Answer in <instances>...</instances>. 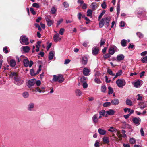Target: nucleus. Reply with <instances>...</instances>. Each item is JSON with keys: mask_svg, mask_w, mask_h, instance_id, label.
<instances>
[{"mask_svg": "<svg viewBox=\"0 0 147 147\" xmlns=\"http://www.w3.org/2000/svg\"><path fill=\"white\" fill-rule=\"evenodd\" d=\"M63 4L65 8H67L69 6V4L67 2H64Z\"/></svg>", "mask_w": 147, "mask_h": 147, "instance_id": "338daca9", "label": "nucleus"}, {"mask_svg": "<svg viewBox=\"0 0 147 147\" xmlns=\"http://www.w3.org/2000/svg\"><path fill=\"white\" fill-rule=\"evenodd\" d=\"M92 10L90 9L88 10L87 12V16L89 17H92Z\"/></svg>", "mask_w": 147, "mask_h": 147, "instance_id": "c85d7f7f", "label": "nucleus"}, {"mask_svg": "<svg viewBox=\"0 0 147 147\" xmlns=\"http://www.w3.org/2000/svg\"><path fill=\"white\" fill-rule=\"evenodd\" d=\"M146 54H147V51H146L142 52L140 54L141 56H144Z\"/></svg>", "mask_w": 147, "mask_h": 147, "instance_id": "774afa93", "label": "nucleus"}, {"mask_svg": "<svg viewBox=\"0 0 147 147\" xmlns=\"http://www.w3.org/2000/svg\"><path fill=\"white\" fill-rule=\"evenodd\" d=\"M22 96L24 98H26L28 97L29 94L28 92H25L23 93Z\"/></svg>", "mask_w": 147, "mask_h": 147, "instance_id": "473e14b6", "label": "nucleus"}, {"mask_svg": "<svg viewBox=\"0 0 147 147\" xmlns=\"http://www.w3.org/2000/svg\"><path fill=\"white\" fill-rule=\"evenodd\" d=\"M70 60L68 59H66L64 61V64L65 65L68 64L70 62Z\"/></svg>", "mask_w": 147, "mask_h": 147, "instance_id": "052dcab7", "label": "nucleus"}, {"mask_svg": "<svg viewBox=\"0 0 147 147\" xmlns=\"http://www.w3.org/2000/svg\"><path fill=\"white\" fill-rule=\"evenodd\" d=\"M140 81L139 80L137 81L135 83L134 86L136 88L140 87Z\"/></svg>", "mask_w": 147, "mask_h": 147, "instance_id": "cd10ccee", "label": "nucleus"}, {"mask_svg": "<svg viewBox=\"0 0 147 147\" xmlns=\"http://www.w3.org/2000/svg\"><path fill=\"white\" fill-rule=\"evenodd\" d=\"M15 83L18 85H21L24 82L23 80L21 79L19 77L16 76L14 77Z\"/></svg>", "mask_w": 147, "mask_h": 147, "instance_id": "423d86ee", "label": "nucleus"}, {"mask_svg": "<svg viewBox=\"0 0 147 147\" xmlns=\"http://www.w3.org/2000/svg\"><path fill=\"white\" fill-rule=\"evenodd\" d=\"M87 62V59L86 57H83L82 59L81 63L84 64H86Z\"/></svg>", "mask_w": 147, "mask_h": 147, "instance_id": "412c9836", "label": "nucleus"}, {"mask_svg": "<svg viewBox=\"0 0 147 147\" xmlns=\"http://www.w3.org/2000/svg\"><path fill=\"white\" fill-rule=\"evenodd\" d=\"M35 91L38 92L40 93L43 92L44 93V91H42L40 88H39L38 87H36L35 88Z\"/></svg>", "mask_w": 147, "mask_h": 147, "instance_id": "79ce46f5", "label": "nucleus"}, {"mask_svg": "<svg viewBox=\"0 0 147 147\" xmlns=\"http://www.w3.org/2000/svg\"><path fill=\"white\" fill-rule=\"evenodd\" d=\"M121 45L123 47H125L127 45V41L126 40L123 39L121 41Z\"/></svg>", "mask_w": 147, "mask_h": 147, "instance_id": "bb28decb", "label": "nucleus"}, {"mask_svg": "<svg viewBox=\"0 0 147 147\" xmlns=\"http://www.w3.org/2000/svg\"><path fill=\"white\" fill-rule=\"evenodd\" d=\"M122 71L121 70H120L118 71L116 73V76H118L121 75L122 74Z\"/></svg>", "mask_w": 147, "mask_h": 147, "instance_id": "e433bc0d", "label": "nucleus"}, {"mask_svg": "<svg viewBox=\"0 0 147 147\" xmlns=\"http://www.w3.org/2000/svg\"><path fill=\"white\" fill-rule=\"evenodd\" d=\"M106 87L105 85H102V86L101 88V91L103 93H105L106 90Z\"/></svg>", "mask_w": 147, "mask_h": 147, "instance_id": "7c9ffc66", "label": "nucleus"}, {"mask_svg": "<svg viewBox=\"0 0 147 147\" xmlns=\"http://www.w3.org/2000/svg\"><path fill=\"white\" fill-rule=\"evenodd\" d=\"M105 42V40L103 39H102L101 41H100V46H102L104 44V43Z\"/></svg>", "mask_w": 147, "mask_h": 147, "instance_id": "680f3d73", "label": "nucleus"}, {"mask_svg": "<svg viewBox=\"0 0 147 147\" xmlns=\"http://www.w3.org/2000/svg\"><path fill=\"white\" fill-rule=\"evenodd\" d=\"M100 143L99 142L96 140L95 141L94 144V146L95 147H99Z\"/></svg>", "mask_w": 147, "mask_h": 147, "instance_id": "3c124183", "label": "nucleus"}, {"mask_svg": "<svg viewBox=\"0 0 147 147\" xmlns=\"http://www.w3.org/2000/svg\"><path fill=\"white\" fill-rule=\"evenodd\" d=\"M111 105V103L110 102H108L105 103L103 104V106L104 107H107L110 106Z\"/></svg>", "mask_w": 147, "mask_h": 147, "instance_id": "de8ad7c7", "label": "nucleus"}, {"mask_svg": "<svg viewBox=\"0 0 147 147\" xmlns=\"http://www.w3.org/2000/svg\"><path fill=\"white\" fill-rule=\"evenodd\" d=\"M103 141L105 143L108 144L109 142V138L107 137H105L103 138Z\"/></svg>", "mask_w": 147, "mask_h": 147, "instance_id": "b1692460", "label": "nucleus"}, {"mask_svg": "<svg viewBox=\"0 0 147 147\" xmlns=\"http://www.w3.org/2000/svg\"><path fill=\"white\" fill-rule=\"evenodd\" d=\"M63 19L61 18V19H59L57 21V26H58L63 22Z\"/></svg>", "mask_w": 147, "mask_h": 147, "instance_id": "864d4df0", "label": "nucleus"}, {"mask_svg": "<svg viewBox=\"0 0 147 147\" xmlns=\"http://www.w3.org/2000/svg\"><path fill=\"white\" fill-rule=\"evenodd\" d=\"M83 86L84 88H86L88 87V84L86 82H83Z\"/></svg>", "mask_w": 147, "mask_h": 147, "instance_id": "e2e57ef3", "label": "nucleus"}, {"mask_svg": "<svg viewBox=\"0 0 147 147\" xmlns=\"http://www.w3.org/2000/svg\"><path fill=\"white\" fill-rule=\"evenodd\" d=\"M119 26L121 27H124L125 26V23L124 21H121L120 23Z\"/></svg>", "mask_w": 147, "mask_h": 147, "instance_id": "603ef678", "label": "nucleus"}, {"mask_svg": "<svg viewBox=\"0 0 147 147\" xmlns=\"http://www.w3.org/2000/svg\"><path fill=\"white\" fill-rule=\"evenodd\" d=\"M137 36L140 38H142L143 37L144 35L143 34L140 32H138L136 33Z\"/></svg>", "mask_w": 147, "mask_h": 147, "instance_id": "72a5a7b5", "label": "nucleus"}, {"mask_svg": "<svg viewBox=\"0 0 147 147\" xmlns=\"http://www.w3.org/2000/svg\"><path fill=\"white\" fill-rule=\"evenodd\" d=\"M99 49L98 48L94 47L92 48V53L93 55H96L98 53Z\"/></svg>", "mask_w": 147, "mask_h": 147, "instance_id": "4468645a", "label": "nucleus"}, {"mask_svg": "<svg viewBox=\"0 0 147 147\" xmlns=\"http://www.w3.org/2000/svg\"><path fill=\"white\" fill-rule=\"evenodd\" d=\"M107 114L109 115H114L115 112V111L113 110L110 109L106 112Z\"/></svg>", "mask_w": 147, "mask_h": 147, "instance_id": "ddd939ff", "label": "nucleus"}, {"mask_svg": "<svg viewBox=\"0 0 147 147\" xmlns=\"http://www.w3.org/2000/svg\"><path fill=\"white\" fill-rule=\"evenodd\" d=\"M90 70L86 68H84L83 70V74L86 76H88L89 75Z\"/></svg>", "mask_w": 147, "mask_h": 147, "instance_id": "6ab92c4d", "label": "nucleus"}, {"mask_svg": "<svg viewBox=\"0 0 147 147\" xmlns=\"http://www.w3.org/2000/svg\"><path fill=\"white\" fill-rule=\"evenodd\" d=\"M118 51V49L116 47L114 46L109 48V53L110 54L113 55L115 53V51Z\"/></svg>", "mask_w": 147, "mask_h": 147, "instance_id": "0eeeda50", "label": "nucleus"}, {"mask_svg": "<svg viewBox=\"0 0 147 147\" xmlns=\"http://www.w3.org/2000/svg\"><path fill=\"white\" fill-rule=\"evenodd\" d=\"M21 49L24 52L28 53L30 50V48L28 46H23L21 47Z\"/></svg>", "mask_w": 147, "mask_h": 147, "instance_id": "9d476101", "label": "nucleus"}, {"mask_svg": "<svg viewBox=\"0 0 147 147\" xmlns=\"http://www.w3.org/2000/svg\"><path fill=\"white\" fill-rule=\"evenodd\" d=\"M20 41L21 44L25 45H28L30 43L28 38L26 36H21L20 39Z\"/></svg>", "mask_w": 147, "mask_h": 147, "instance_id": "7ed1b4c3", "label": "nucleus"}, {"mask_svg": "<svg viewBox=\"0 0 147 147\" xmlns=\"http://www.w3.org/2000/svg\"><path fill=\"white\" fill-rule=\"evenodd\" d=\"M30 11L31 12V13L33 14V15H35L36 14V13L35 11L34 10V9L32 8H31L30 9Z\"/></svg>", "mask_w": 147, "mask_h": 147, "instance_id": "69168bd1", "label": "nucleus"}, {"mask_svg": "<svg viewBox=\"0 0 147 147\" xmlns=\"http://www.w3.org/2000/svg\"><path fill=\"white\" fill-rule=\"evenodd\" d=\"M32 6L34 7H36V8H38L40 7V6L39 4L36 3H34L32 4Z\"/></svg>", "mask_w": 147, "mask_h": 147, "instance_id": "49530a36", "label": "nucleus"}, {"mask_svg": "<svg viewBox=\"0 0 147 147\" xmlns=\"http://www.w3.org/2000/svg\"><path fill=\"white\" fill-rule=\"evenodd\" d=\"M64 31H65V30L63 28H61L60 29L59 32V34L61 35H63Z\"/></svg>", "mask_w": 147, "mask_h": 147, "instance_id": "5fc2aeb1", "label": "nucleus"}, {"mask_svg": "<svg viewBox=\"0 0 147 147\" xmlns=\"http://www.w3.org/2000/svg\"><path fill=\"white\" fill-rule=\"evenodd\" d=\"M107 72L109 74L113 76H115V74L113 73L112 71L110 69H108Z\"/></svg>", "mask_w": 147, "mask_h": 147, "instance_id": "4c0bfd02", "label": "nucleus"}, {"mask_svg": "<svg viewBox=\"0 0 147 147\" xmlns=\"http://www.w3.org/2000/svg\"><path fill=\"white\" fill-rule=\"evenodd\" d=\"M111 103L114 105H117L119 103V101L118 99H114L111 101Z\"/></svg>", "mask_w": 147, "mask_h": 147, "instance_id": "aec40b11", "label": "nucleus"}, {"mask_svg": "<svg viewBox=\"0 0 147 147\" xmlns=\"http://www.w3.org/2000/svg\"><path fill=\"white\" fill-rule=\"evenodd\" d=\"M108 89L109 90L108 94H112L113 92V90L112 88L111 87H109L108 88Z\"/></svg>", "mask_w": 147, "mask_h": 147, "instance_id": "f704fd0d", "label": "nucleus"}, {"mask_svg": "<svg viewBox=\"0 0 147 147\" xmlns=\"http://www.w3.org/2000/svg\"><path fill=\"white\" fill-rule=\"evenodd\" d=\"M92 120L94 124H97L99 121L98 118V114H96L94 115L92 118Z\"/></svg>", "mask_w": 147, "mask_h": 147, "instance_id": "1a4fd4ad", "label": "nucleus"}, {"mask_svg": "<svg viewBox=\"0 0 147 147\" xmlns=\"http://www.w3.org/2000/svg\"><path fill=\"white\" fill-rule=\"evenodd\" d=\"M86 78L84 77H82L81 79V82L83 83L85 82H86Z\"/></svg>", "mask_w": 147, "mask_h": 147, "instance_id": "13d9d810", "label": "nucleus"}, {"mask_svg": "<svg viewBox=\"0 0 147 147\" xmlns=\"http://www.w3.org/2000/svg\"><path fill=\"white\" fill-rule=\"evenodd\" d=\"M37 86H39L41 84V82L40 80H36V83Z\"/></svg>", "mask_w": 147, "mask_h": 147, "instance_id": "0e129e2a", "label": "nucleus"}, {"mask_svg": "<svg viewBox=\"0 0 147 147\" xmlns=\"http://www.w3.org/2000/svg\"><path fill=\"white\" fill-rule=\"evenodd\" d=\"M51 12L52 14H54L55 13L56 9L55 8L53 7H52L51 9Z\"/></svg>", "mask_w": 147, "mask_h": 147, "instance_id": "09e8293b", "label": "nucleus"}, {"mask_svg": "<svg viewBox=\"0 0 147 147\" xmlns=\"http://www.w3.org/2000/svg\"><path fill=\"white\" fill-rule=\"evenodd\" d=\"M129 142L131 144H133L135 143L136 140L133 138H131L129 140Z\"/></svg>", "mask_w": 147, "mask_h": 147, "instance_id": "58836bf2", "label": "nucleus"}, {"mask_svg": "<svg viewBox=\"0 0 147 147\" xmlns=\"http://www.w3.org/2000/svg\"><path fill=\"white\" fill-rule=\"evenodd\" d=\"M59 35L58 33L55 34L53 36L54 41L55 42H58L61 40V38H59Z\"/></svg>", "mask_w": 147, "mask_h": 147, "instance_id": "f8f14e48", "label": "nucleus"}, {"mask_svg": "<svg viewBox=\"0 0 147 147\" xmlns=\"http://www.w3.org/2000/svg\"><path fill=\"white\" fill-rule=\"evenodd\" d=\"M105 112H106L105 110H102L99 112V114L100 115L104 116L105 113Z\"/></svg>", "mask_w": 147, "mask_h": 147, "instance_id": "a18cd8bd", "label": "nucleus"}, {"mask_svg": "<svg viewBox=\"0 0 147 147\" xmlns=\"http://www.w3.org/2000/svg\"><path fill=\"white\" fill-rule=\"evenodd\" d=\"M24 65L25 67H27L29 66L30 67L33 64V62L32 61H30L29 62L28 60L24 59L23 61Z\"/></svg>", "mask_w": 147, "mask_h": 147, "instance_id": "39448f33", "label": "nucleus"}, {"mask_svg": "<svg viewBox=\"0 0 147 147\" xmlns=\"http://www.w3.org/2000/svg\"><path fill=\"white\" fill-rule=\"evenodd\" d=\"M98 132L100 135H105L107 133V131L106 130L101 128H99L98 129Z\"/></svg>", "mask_w": 147, "mask_h": 147, "instance_id": "dca6fc26", "label": "nucleus"}, {"mask_svg": "<svg viewBox=\"0 0 147 147\" xmlns=\"http://www.w3.org/2000/svg\"><path fill=\"white\" fill-rule=\"evenodd\" d=\"M34 104L33 103H30L28 105V109L29 111H32L34 107Z\"/></svg>", "mask_w": 147, "mask_h": 147, "instance_id": "a211bd4d", "label": "nucleus"}, {"mask_svg": "<svg viewBox=\"0 0 147 147\" xmlns=\"http://www.w3.org/2000/svg\"><path fill=\"white\" fill-rule=\"evenodd\" d=\"M111 20V18L109 17H107L103 18L100 22L99 27L102 28L104 24L107 27L109 26V22Z\"/></svg>", "mask_w": 147, "mask_h": 147, "instance_id": "f257e3e1", "label": "nucleus"}, {"mask_svg": "<svg viewBox=\"0 0 147 147\" xmlns=\"http://www.w3.org/2000/svg\"><path fill=\"white\" fill-rule=\"evenodd\" d=\"M91 7L93 10H94L97 8V5L95 2L92 3L91 6Z\"/></svg>", "mask_w": 147, "mask_h": 147, "instance_id": "393cba45", "label": "nucleus"}, {"mask_svg": "<svg viewBox=\"0 0 147 147\" xmlns=\"http://www.w3.org/2000/svg\"><path fill=\"white\" fill-rule=\"evenodd\" d=\"M16 64L15 61L14 59H11L10 61V66L12 67H14L15 66Z\"/></svg>", "mask_w": 147, "mask_h": 147, "instance_id": "4be33fe9", "label": "nucleus"}, {"mask_svg": "<svg viewBox=\"0 0 147 147\" xmlns=\"http://www.w3.org/2000/svg\"><path fill=\"white\" fill-rule=\"evenodd\" d=\"M108 131L111 132H114L116 131V129L113 127H110V129L108 130Z\"/></svg>", "mask_w": 147, "mask_h": 147, "instance_id": "ea45409f", "label": "nucleus"}, {"mask_svg": "<svg viewBox=\"0 0 147 147\" xmlns=\"http://www.w3.org/2000/svg\"><path fill=\"white\" fill-rule=\"evenodd\" d=\"M132 121L135 124L138 126L140 123L141 120L139 118H138L135 117L133 119Z\"/></svg>", "mask_w": 147, "mask_h": 147, "instance_id": "9b49d317", "label": "nucleus"}, {"mask_svg": "<svg viewBox=\"0 0 147 147\" xmlns=\"http://www.w3.org/2000/svg\"><path fill=\"white\" fill-rule=\"evenodd\" d=\"M64 79L63 76L61 74H58L57 75H54L52 80L54 82L58 81L59 83H61L63 81Z\"/></svg>", "mask_w": 147, "mask_h": 147, "instance_id": "f03ea898", "label": "nucleus"}, {"mask_svg": "<svg viewBox=\"0 0 147 147\" xmlns=\"http://www.w3.org/2000/svg\"><path fill=\"white\" fill-rule=\"evenodd\" d=\"M137 99V100L141 101L143 98V96L140 94H138L136 96Z\"/></svg>", "mask_w": 147, "mask_h": 147, "instance_id": "2f4dec72", "label": "nucleus"}, {"mask_svg": "<svg viewBox=\"0 0 147 147\" xmlns=\"http://www.w3.org/2000/svg\"><path fill=\"white\" fill-rule=\"evenodd\" d=\"M76 94L77 96H80L82 94V93L79 89H77L75 91Z\"/></svg>", "mask_w": 147, "mask_h": 147, "instance_id": "c756f323", "label": "nucleus"}, {"mask_svg": "<svg viewBox=\"0 0 147 147\" xmlns=\"http://www.w3.org/2000/svg\"><path fill=\"white\" fill-rule=\"evenodd\" d=\"M3 51L6 53H8V47H4L3 49Z\"/></svg>", "mask_w": 147, "mask_h": 147, "instance_id": "c03bdc74", "label": "nucleus"}, {"mask_svg": "<svg viewBox=\"0 0 147 147\" xmlns=\"http://www.w3.org/2000/svg\"><path fill=\"white\" fill-rule=\"evenodd\" d=\"M54 53L53 51L50 52L49 54V58L50 60H51L53 59L54 56Z\"/></svg>", "mask_w": 147, "mask_h": 147, "instance_id": "5701e85b", "label": "nucleus"}, {"mask_svg": "<svg viewBox=\"0 0 147 147\" xmlns=\"http://www.w3.org/2000/svg\"><path fill=\"white\" fill-rule=\"evenodd\" d=\"M141 61L143 63H147V56H145L142 59Z\"/></svg>", "mask_w": 147, "mask_h": 147, "instance_id": "c9c22d12", "label": "nucleus"}, {"mask_svg": "<svg viewBox=\"0 0 147 147\" xmlns=\"http://www.w3.org/2000/svg\"><path fill=\"white\" fill-rule=\"evenodd\" d=\"M124 56L122 54H120L117 55L116 57L117 60L120 61L124 59Z\"/></svg>", "mask_w": 147, "mask_h": 147, "instance_id": "f3484780", "label": "nucleus"}, {"mask_svg": "<svg viewBox=\"0 0 147 147\" xmlns=\"http://www.w3.org/2000/svg\"><path fill=\"white\" fill-rule=\"evenodd\" d=\"M95 82L97 83L100 84L101 83L100 80L98 78H96L94 79Z\"/></svg>", "mask_w": 147, "mask_h": 147, "instance_id": "6e6d98bb", "label": "nucleus"}, {"mask_svg": "<svg viewBox=\"0 0 147 147\" xmlns=\"http://www.w3.org/2000/svg\"><path fill=\"white\" fill-rule=\"evenodd\" d=\"M46 20L47 23V25L50 26L53 23V20H51L47 18H45Z\"/></svg>", "mask_w": 147, "mask_h": 147, "instance_id": "2eb2a0df", "label": "nucleus"}, {"mask_svg": "<svg viewBox=\"0 0 147 147\" xmlns=\"http://www.w3.org/2000/svg\"><path fill=\"white\" fill-rule=\"evenodd\" d=\"M126 104L129 106H131L132 103V102L129 99H127L126 101Z\"/></svg>", "mask_w": 147, "mask_h": 147, "instance_id": "a19ab883", "label": "nucleus"}, {"mask_svg": "<svg viewBox=\"0 0 147 147\" xmlns=\"http://www.w3.org/2000/svg\"><path fill=\"white\" fill-rule=\"evenodd\" d=\"M139 105L140 106V107L141 109H144L146 107V104H144L142 102L139 103Z\"/></svg>", "mask_w": 147, "mask_h": 147, "instance_id": "a878e982", "label": "nucleus"}, {"mask_svg": "<svg viewBox=\"0 0 147 147\" xmlns=\"http://www.w3.org/2000/svg\"><path fill=\"white\" fill-rule=\"evenodd\" d=\"M116 83L119 88H123L126 84L125 80L123 79H118L116 81Z\"/></svg>", "mask_w": 147, "mask_h": 147, "instance_id": "20e7f679", "label": "nucleus"}, {"mask_svg": "<svg viewBox=\"0 0 147 147\" xmlns=\"http://www.w3.org/2000/svg\"><path fill=\"white\" fill-rule=\"evenodd\" d=\"M30 74L32 76H35L36 75V73L34 72V71L33 69H32L30 70Z\"/></svg>", "mask_w": 147, "mask_h": 147, "instance_id": "37998d69", "label": "nucleus"}, {"mask_svg": "<svg viewBox=\"0 0 147 147\" xmlns=\"http://www.w3.org/2000/svg\"><path fill=\"white\" fill-rule=\"evenodd\" d=\"M36 80L35 79H32L29 80L28 82V87L30 88L34 86L36 83Z\"/></svg>", "mask_w": 147, "mask_h": 147, "instance_id": "6e6552de", "label": "nucleus"}, {"mask_svg": "<svg viewBox=\"0 0 147 147\" xmlns=\"http://www.w3.org/2000/svg\"><path fill=\"white\" fill-rule=\"evenodd\" d=\"M101 6L102 8L104 9H105L107 6V5L105 3V1L103 2V3L101 4Z\"/></svg>", "mask_w": 147, "mask_h": 147, "instance_id": "8fccbe9b", "label": "nucleus"}, {"mask_svg": "<svg viewBox=\"0 0 147 147\" xmlns=\"http://www.w3.org/2000/svg\"><path fill=\"white\" fill-rule=\"evenodd\" d=\"M111 56L108 54H106L104 55V58L105 59L110 58Z\"/></svg>", "mask_w": 147, "mask_h": 147, "instance_id": "bf43d9fd", "label": "nucleus"}, {"mask_svg": "<svg viewBox=\"0 0 147 147\" xmlns=\"http://www.w3.org/2000/svg\"><path fill=\"white\" fill-rule=\"evenodd\" d=\"M105 11H103L102 12L100 13V14L99 15L98 17V18L99 20L100 19L102 16L105 14Z\"/></svg>", "mask_w": 147, "mask_h": 147, "instance_id": "4d7b16f0", "label": "nucleus"}]
</instances>
